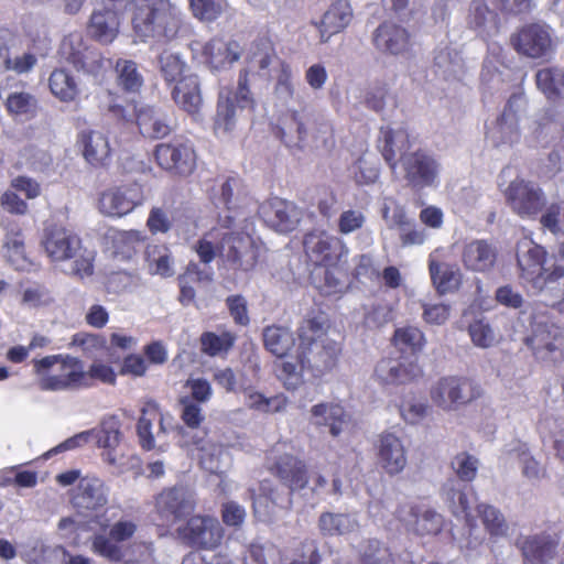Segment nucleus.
<instances>
[{
	"label": "nucleus",
	"mask_w": 564,
	"mask_h": 564,
	"mask_svg": "<svg viewBox=\"0 0 564 564\" xmlns=\"http://www.w3.org/2000/svg\"><path fill=\"white\" fill-rule=\"evenodd\" d=\"M279 137L288 147L302 148L310 138L325 148L335 143L334 129L328 121L296 110L285 118L283 127L279 129Z\"/></svg>",
	"instance_id": "7"
},
{
	"label": "nucleus",
	"mask_w": 564,
	"mask_h": 564,
	"mask_svg": "<svg viewBox=\"0 0 564 564\" xmlns=\"http://www.w3.org/2000/svg\"><path fill=\"white\" fill-rule=\"evenodd\" d=\"M375 375L382 384H408L422 377V369L416 360L395 361L381 359L376 368Z\"/></svg>",
	"instance_id": "28"
},
{
	"label": "nucleus",
	"mask_w": 564,
	"mask_h": 564,
	"mask_svg": "<svg viewBox=\"0 0 564 564\" xmlns=\"http://www.w3.org/2000/svg\"><path fill=\"white\" fill-rule=\"evenodd\" d=\"M520 280L533 290L542 291L564 280V265L553 264L547 250L530 241L527 250L517 254Z\"/></svg>",
	"instance_id": "5"
},
{
	"label": "nucleus",
	"mask_w": 564,
	"mask_h": 564,
	"mask_svg": "<svg viewBox=\"0 0 564 564\" xmlns=\"http://www.w3.org/2000/svg\"><path fill=\"white\" fill-rule=\"evenodd\" d=\"M505 197L512 212L523 219H536L546 204L544 191L523 178L511 181Z\"/></svg>",
	"instance_id": "13"
},
{
	"label": "nucleus",
	"mask_w": 564,
	"mask_h": 564,
	"mask_svg": "<svg viewBox=\"0 0 564 564\" xmlns=\"http://www.w3.org/2000/svg\"><path fill=\"white\" fill-rule=\"evenodd\" d=\"M360 564H395L391 550L377 539L368 540L360 551Z\"/></svg>",
	"instance_id": "56"
},
{
	"label": "nucleus",
	"mask_w": 564,
	"mask_h": 564,
	"mask_svg": "<svg viewBox=\"0 0 564 564\" xmlns=\"http://www.w3.org/2000/svg\"><path fill=\"white\" fill-rule=\"evenodd\" d=\"M318 544L313 539L303 540L295 550V556L288 564H322Z\"/></svg>",
	"instance_id": "64"
},
{
	"label": "nucleus",
	"mask_w": 564,
	"mask_h": 564,
	"mask_svg": "<svg viewBox=\"0 0 564 564\" xmlns=\"http://www.w3.org/2000/svg\"><path fill=\"white\" fill-rule=\"evenodd\" d=\"M394 319V307L383 299H378L365 306L364 325L380 328Z\"/></svg>",
	"instance_id": "48"
},
{
	"label": "nucleus",
	"mask_w": 564,
	"mask_h": 564,
	"mask_svg": "<svg viewBox=\"0 0 564 564\" xmlns=\"http://www.w3.org/2000/svg\"><path fill=\"white\" fill-rule=\"evenodd\" d=\"M4 256L7 260L17 269L21 268L25 261V245L22 231L18 226L8 223L4 225Z\"/></svg>",
	"instance_id": "45"
},
{
	"label": "nucleus",
	"mask_w": 564,
	"mask_h": 564,
	"mask_svg": "<svg viewBox=\"0 0 564 564\" xmlns=\"http://www.w3.org/2000/svg\"><path fill=\"white\" fill-rule=\"evenodd\" d=\"M131 25L135 42L163 43L177 36L182 18L170 0H141L133 9Z\"/></svg>",
	"instance_id": "2"
},
{
	"label": "nucleus",
	"mask_w": 564,
	"mask_h": 564,
	"mask_svg": "<svg viewBox=\"0 0 564 564\" xmlns=\"http://www.w3.org/2000/svg\"><path fill=\"white\" fill-rule=\"evenodd\" d=\"M498 252L495 246L484 239L466 243L462 251V262L466 270L485 273L494 269Z\"/></svg>",
	"instance_id": "30"
},
{
	"label": "nucleus",
	"mask_w": 564,
	"mask_h": 564,
	"mask_svg": "<svg viewBox=\"0 0 564 564\" xmlns=\"http://www.w3.org/2000/svg\"><path fill=\"white\" fill-rule=\"evenodd\" d=\"M108 111L122 121H128L135 115L139 131L145 138L162 139L173 131L170 118L154 107H142L137 111L134 104L122 106L117 102H109Z\"/></svg>",
	"instance_id": "10"
},
{
	"label": "nucleus",
	"mask_w": 564,
	"mask_h": 564,
	"mask_svg": "<svg viewBox=\"0 0 564 564\" xmlns=\"http://www.w3.org/2000/svg\"><path fill=\"white\" fill-rule=\"evenodd\" d=\"M404 178L412 187L432 186L438 175L440 164L425 150L417 149L408 155H402Z\"/></svg>",
	"instance_id": "19"
},
{
	"label": "nucleus",
	"mask_w": 564,
	"mask_h": 564,
	"mask_svg": "<svg viewBox=\"0 0 564 564\" xmlns=\"http://www.w3.org/2000/svg\"><path fill=\"white\" fill-rule=\"evenodd\" d=\"M42 246L52 261L61 262L76 257L82 240L69 229L53 224L44 229Z\"/></svg>",
	"instance_id": "21"
},
{
	"label": "nucleus",
	"mask_w": 564,
	"mask_h": 564,
	"mask_svg": "<svg viewBox=\"0 0 564 564\" xmlns=\"http://www.w3.org/2000/svg\"><path fill=\"white\" fill-rule=\"evenodd\" d=\"M61 56L77 70L98 75L104 66V59L97 51L90 50L80 35L65 36L59 47Z\"/></svg>",
	"instance_id": "20"
},
{
	"label": "nucleus",
	"mask_w": 564,
	"mask_h": 564,
	"mask_svg": "<svg viewBox=\"0 0 564 564\" xmlns=\"http://www.w3.org/2000/svg\"><path fill=\"white\" fill-rule=\"evenodd\" d=\"M241 56V46L235 40L213 37L202 46L200 57L213 70L232 65Z\"/></svg>",
	"instance_id": "26"
},
{
	"label": "nucleus",
	"mask_w": 564,
	"mask_h": 564,
	"mask_svg": "<svg viewBox=\"0 0 564 564\" xmlns=\"http://www.w3.org/2000/svg\"><path fill=\"white\" fill-rule=\"evenodd\" d=\"M392 343L402 354L416 355L424 347L425 337L417 327L405 326L394 330Z\"/></svg>",
	"instance_id": "46"
},
{
	"label": "nucleus",
	"mask_w": 564,
	"mask_h": 564,
	"mask_svg": "<svg viewBox=\"0 0 564 564\" xmlns=\"http://www.w3.org/2000/svg\"><path fill=\"white\" fill-rule=\"evenodd\" d=\"M108 502L107 488L98 477H82L72 490L70 503L80 514H88L104 508Z\"/></svg>",
	"instance_id": "22"
},
{
	"label": "nucleus",
	"mask_w": 564,
	"mask_h": 564,
	"mask_svg": "<svg viewBox=\"0 0 564 564\" xmlns=\"http://www.w3.org/2000/svg\"><path fill=\"white\" fill-rule=\"evenodd\" d=\"M108 238L113 257L120 260L133 258L144 241V236L138 230H113Z\"/></svg>",
	"instance_id": "41"
},
{
	"label": "nucleus",
	"mask_w": 564,
	"mask_h": 564,
	"mask_svg": "<svg viewBox=\"0 0 564 564\" xmlns=\"http://www.w3.org/2000/svg\"><path fill=\"white\" fill-rule=\"evenodd\" d=\"M144 256L152 273L162 276L173 274L171 252L165 245H148Z\"/></svg>",
	"instance_id": "49"
},
{
	"label": "nucleus",
	"mask_w": 564,
	"mask_h": 564,
	"mask_svg": "<svg viewBox=\"0 0 564 564\" xmlns=\"http://www.w3.org/2000/svg\"><path fill=\"white\" fill-rule=\"evenodd\" d=\"M372 42L379 51L398 55L409 50L410 34L403 26L384 21L373 32Z\"/></svg>",
	"instance_id": "31"
},
{
	"label": "nucleus",
	"mask_w": 564,
	"mask_h": 564,
	"mask_svg": "<svg viewBox=\"0 0 564 564\" xmlns=\"http://www.w3.org/2000/svg\"><path fill=\"white\" fill-rule=\"evenodd\" d=\"M122 15L110 8L95 9L87 23V34L100 44H111L119 35Z\"/></svg>",
	"instance_id": "27"
},
{
	"label": "nucleus",
	"mask_w": 564,
	"mask_h": 564,
	"mask_svg": "<svg viewBox=\"0 0 564 564\" xmlns=\"http://www.w3.org/2000/svg\"><path fill=\"white\" fill-rule=\"evenodd\" d=\"M561 536L557 533L541 532L530 535H521L516 545L519 549L524 563L547 564L557 555Z\"/></svg>",
	"instance_id": "18"
},
{
	"label": "nucleus",
	"mask_w": 564,
	"mask_h": 564,
	"mask_svg": "<svg viewBox=\"0 0 564 564\" xmlns=\"http://www.w3.org/2000/svg\"><path fill=\"white\" fill-rule=\"evenodd\" d=\"M51 93L62 102H73L79 96V87L74 76L65 68L54 69L48 78Z\"/></svg>",
	"instance_id": "42"
},
{
	"label": "nucleus",
	"mask_w": 564,
	"mask_h": 564,
	"mask_svg": "<svg viewBox=\"0 0 564 564\" xmlns=\"http://www.w3.org/2000/svg\"><path fill=\"white\" fill-rule=\"evenodd\" d=\"M302 245L311 282L324 295L339 293L340 264L349 251L345 241L326 230L313 229L304 235Z\"/></svg>",
	"instance_id": "1"
},
{
	"label": "nucleus",
	"mask_w": 564,
	"mask_h": 564,
	"mask_svg": "<svg viewBox=\"0 0 564 564\" xmlns=\"http://www.w3.org/2000/svg\"><path fill=\"white\" fill-rule=\"evenodd\" d=\"M265 468L275 477L292 496L308 485L310 475L306 463L291 453L280 454L272 447L265 455Z\"/></svg>",
	"instance_id": "9"
},
{
	"label": "nucleus",
	"mask_w": 564,
	"mask_h": 564,
	"mask_svg": "<svg viewBox=\"0 0 564 564\" xmlns=\"http://www.w3.org/2000/svg\"><path fill=\"white\" fill-rule=\"evenodd\" d=\"M224 232L213 228L196 241L194 250L202 263L209 264L216 257L219 258L220 237H223Z\"/></svg>",
	"instance_id": "54"
},
{
	"label": "nucleus",
	"mask_w": 564,
	"mask_h": 564,
	"mask_svg": "<svg viewBox=\"0 0 564 564\" xmlns=\"http://www.w3.org/2000/svg\"><path fill=\"white\" fill-rule=\"evenodd\" d=\"M543 230L554 236H564V198L552 202L543 208L539 217Z\"/></svg>",
	"instance_id": "52"
},
{
	"label": "nucleus",
	"mask_w": 564,
	"mask_h": 564,
	"mask_svg": "<svg viewBox=\"0 0 564 564\" xmlns=\"http://www.w3.org/2000/svg\"><path fill=\"white\" fill-rule=\"evenodd\" d=\"M352 10L348 1L336 0L314 24L319 31L321 42L326 43L330 36L343 32L351 22Z\"/></svg>",
	"instance_id": "32"
},
{
	"label": "nucleus",
	"mask_w": 564,
	"mask_h": 564,
	"mask_svg": "<svg viewBox=\"0 0 564 564\" xmlns=\"http://www.w3.org/2000/svg\"><path fill=\"white\" fill-rule=\"evenodd\" d=\"M70 347H77L87 358L97 356L100 352L109 351L108 339L101 334L79 332L73 335Z\"/></svg>",
	"instance_id": "51"
},
{
	"label": "nucleus",
	"mask_w": 564,
	"mask_h": 564,
	"mask_svg": "<svg viewBox=\"0 0 564 564\" xmlns=\"http://www.w3.org/2000/svg\"><path fill=\"white\" fill-rule=\"evenodd\" d=\"M79 143L83 148L85 160L93 166H105L110 159L111 149L108 138L99 131H84L80 133Z\"/></svg>",
	"instance_id": "36"
},
{
	"label": "nucleus",
	"mask_w": 564,
	"mask_h": 564,
	"mask_svg": "<svg viewBox=\"0 0 564 564\" xmlns=\"http://www.w3.org/2000/svg\"><path fill=\"white\" fill-rule=\"evenodd\" d=\"M429 273L438 295H446L459 290L463 275L454 263L442 262L430 256Z\"/></svg>",
	"instance_id": "34"
},
{
	"label": "nucleus",
	"mask_w": 564,
	"mask_h": 564,
	"mask_svg": "<svg viewBox=\"0 0 564 564\" xmlns=\"http://www.w3.org/2000/svg\"><path fill=\"white\" fill-rule=\"evenodd\" d=\"M325 321L319 317H306L297 327V347L302 362L307 370L323 375L332 370L340 354V346L327 337Z\"/></svg>",
	"instance_id": "3"
},
{
	"label": "nucleus",
	"mask_w": 564,
	"mask_h": 564,
	"mask_svg": "<svg viewBox=\"0 0 564 564\" xmlns=\"http://www.w3.org/2000/svg\"><path fill=\"white\" fill-rule=\"evenodd\" d=\"M318 528L324 535H341L354 528V522L348 514L324 512L318 519Z\"/></svg>",
	"instance_id": "57"
},
{
	"label": "nucleus",
	"mask_w": 564,
	"mask_h": 564,
	"mask_svg": "<svg viewBox=\"0 0 564 564\" xmlns=\"http://www.w3.org/2000/svg\"><path fill=\"white\" fill-rule=\"evenodd\" d=\"M276 58L275 45L269 32L259 35L251 44L250 61L257 63L260 70L268 69Z\"/></svg>",
	"instance_id": "50"
},
{
	"label": "nucleus",
	"mask_w": 564,
	"mask_h": 564,
	"mask_svg": "<svg viewBox=\"0 0 564 564\" xmlns=\"http://www.w3.org/2000/svg\"><path fill=\"white\" fill-rule=\"evenodd\" d=\"M118 85L128 93H139L143 85V77L138 70V65L131 59L119 58L116 63Z\"/></svg>",
	"instance_id": "53"
},
{
	"label": "nucleus",
	"mask_w": 564,
	"mask_h": 564,
	"mask_svg": "<svg viewBox=\"0 0 564 564\" xmlns=\"http://www.w3.org/2000/svg\"><path fill=\"white\" fill-rule=\"evenodd\" d=\"M476 511L490 536H505L508 533L509 525L498 508L488 503H479Z\"/></svg>",
	"instance_id": "47"
},
{
	"label": "nucleus",
	"mask_w": 564,
	"mask_h": 564,
	"mask_svg": "<svg viewBox=\"0 0 564 564\" xmlns=\"http://www.w3.org/2000/svg\"><path fill=\"white\" fill-rule=\"evenodd\" d=\"M398 518L412 525L415 534L437 535L444 524L443 517L434 509L422 505L406 503L397 510Z\"/></svg>",
	"instance_id": "24"
},
{
	"label": "nucleus",
	"mask_w": 564,
	"mask_h": 564,
	"mask_svg": "<svg viewBox=\"0 0 564 564\" xmlns=\"http://www.w3.org/2000/svg\"><path fill=\"white\" fill-rule=\"evenodd\" d=\"M433 402L444 409L466 405L482 394L481 387L475 380L464 376H445L438 379L431 389Z\"/></svg>",
	"instance_id": "8"
},
{
	"label": "nucleus",
	"mask_w": 564,
	"mask_h": 564,
	"mask_svg": "<svg viewBox=\"0 0 564 564\" xmlns=\"http://www.w3.org/2000/svg\"><path fill=\"white\" fill-rule=\"evenodd\" d=\"M219 259L227 269L247 273L256 269L259 250L250 237L225 231L220 237Z\"/></svg>",
	"instance_id": "11"
},
{
	"label": "nucleus",
	"mask_w": 564,
	"mask_h": 564,
	"mask_svg": "<svg viewBox=\"0 0 564 564\" xmlns=\"http://www.w3.org/2000/svg\"><path fill=\"white\" fill-rule=\"evenodd\" d=\"M33 372L44 391L80 389L85 386L84 362L69 354L48 355L32 360Z\"/></svg>",
	"instance_id": "4"
},
{
	"label": "nucleus",
	"mask_w": 564,
	"mask_h": 564,
	"mask_svg": "<svg viewBox=\"0 0 564 564\" xmlns=\"http://www.w3.org/2000/svg\"><path fill=\"white\" fill-rule=\"evenodd\" d=\"M288 357L275 365V373L288 390H295L302 384L303 371L307 370V367L302 362L299 347L295 349V356Z\"/></svg>",
	"instance_id": "43"
},
{
	"label": "nucleus",
	"mask_w": 564,
	"mask_h": 564,
	"mask_svg": "<svg viewBox=\"0 0 564 564\" xmlns=\"http://www.w3.org/2000/svg\"><path fill=\"white\" fill-rule=\"evenodd\" d=\"M224 528L213 516H192L184 527L178 529V535L189 547L213 551L224 539Z\"/></svg>",
	"instance_id": "14"
},
{
	"label": "nucleus",
	"mask_w": 564,
	"mask_h": 564,
	"mask_svg": "<svg viewBox=\"0 0 564 564\" xmlns=\"http://www.w3.org/2000/svg\"><path fill=\"white\" fill-rule=\"evenodd\" d=\"M525 343L536 358L564 359V330L554 323L535 324Z\"/></svg>",
	"instance_id": "17"
},
{
	"label": "nucleus",
	"mask_w": 564,
	"mask_h": 564,
	"mask_svg": "<svg viewBox=\"0 0 564 564\" xmlns=\"http://www.w3.org/2000/svg\"><path fill=\"white\" fill-rule=\"evenodd\" d=\"M265 223L276 231L290 232L295 228L294 206L284 199L273 198L262 206Z\"/></svg>",
	"instance_id": "38"
},
{
	"label": "nucleus",
	"mask_w": 564,
	"mask_h": 564,
	"mask_svg": "<svg viewBox=\"0 0 564 564\" xmlns=\"http://www.w3.org/2000/svg\"><path fill=\"white\" fill-rule=\"evenodd\" d=\"M4 107L11 116H29L35 113L37 100L30 93L14 91L7 97Z\"/></svg>",
	"instance_id": "59"
},
{
	"label": "nucleus",
	"mask_w": 564,
	"mask_h": 564,
	"mask_svg": "<svg viewBox=\"0 0 564 564\" xmlns=\"http://www.w3.org/2000/svg\"><path fill=\"white\" fill-rule=\"evenodd\" d=\"M160 72L167 83H177L184 77L186 64L178 55L164 51L159 56Z\"/></svg>",
	"instance_id": "61"
},
{
	"label": "nucleus",
	"mask_w": 564,
	"mask_h": 564,
	"mask_svg": "<svg viewBox=\"0 0 564 564\" xmlns=\"http://www.w3.org/2000/svg\"><path fill=\"white\" fill-rule=\"evenodd\" d=\"M513 50L529 58H542L552 47V37L547 28L533 22L522 25L510 37Z\"/></svg>",
	"instance_id": "16"
},
{
	"label": "nucleus",
	"mask_w": 564,
	"mask_h": 564,
	"mask_svg": "<svg viewBox=\"0 0 564 564\" xmlns=\"http://www.w3.org/2000/svg\"><path fill=\"white\" fill-rule=\"evenodd\" d=\"M196 507L195 499L183 486L164 488L154 498V511L162 525L171 527L191 514Z\"/></svg>",
	"instance_id": "15"
},
{
	"label": "nucleus",
	"mask_w": 564,
	"mask_h": 564,
	"mask_svg": "<svg viewBox=\"0 0 564 564\" xmlns=\"http://www.w3.org/2000/svg\"><path fill=\"white\" fill-rule=\"evenodd\" d=\"M153 422H159L160 431H164L163 414L154 400H148L141 408V415L137 422V435L143 451H152L155 440L152 432Z\"/></svg>",
	"instance_id": "35"
},
{
	"label": "nucleus",
	"mask_w": 564,
	"mask_h": 564,
	"mask_svg": "<svg viewBox=\"0 0 564 564\" xmlns=\"http://www.w3.org/2000/svg\"><path fill=\"white\" fill-rule=\"evenodd\" d=\"M311 414L313 424L316 426H328L332 436L337 437L347 423V413L338 403H318L312 406Z\"/></svg>",
	"instance_id": "39"
},
{
	"label": "nucleus",
	"mask_w": 564,
	"mask_h": 564,
	"mask_svg": "<svg viewBox=\"0 0 564 564\" xmlns=\"http://www.w3.org/2000/svg\"><path fill=\"white\" fill-rule=\"evenodd\" d=\"M446 500L455 517H463L468 527H475L476 520L470 513L469 499L464 490L449 488L446 492Z\"/></svg>",
	"instance_id": "60"
},
{
	"label": "nucleus",
	"mask_w": 564,
	"mask_h": 564,
	"mask_svg": "<svg viewBox=\"0 0 564 564\" xmlns=\"http://www.w3.org/2000/svg\"><path fill=\"white\" fill-rule=\"evenodd\" d=\"M171 97L173 101L191 116L197 115L203 105L198 76L188 74L174 85Z\"/></svg>",
	"instance_id": "33"
},
{
	"label": "nucleus",
	"mask_w": 564,
	"mask_h": 564,
	"mask_svg": "<svg viewBox=\"0 0 564 564\" xmlns=\"http://www.w3.org/2000/svg\"><path fill=\"white\" fill-rule=\"evenodd\" d=\"M411 147L410 135L405 129H392L382 127L378 140V148L389 165L394 172L398 163L402 162V155H408Z\"/></svg>",
	"instance_id": "29"
},
{
	"label": "nucleus",
	"mask_w": 564,
	"mask_h": 564,
	"mask_svg": "<svg viewBox=\"0 0 564 564\" xmlns=\"http://www.w3.org/2000/svg\"><path fill=\"white\" fill-rule=\"evenodd\" d=\"M249 69L242 68L238 76L236 90L226 89L219 93L213 129L216 135H225L234 131L238 113L245 110L254 111L256 101L249 87Z\"/></svg>",
	"instance_id": "6"
},
{
	"label": "nucleus",
	"mask_w": 564,
	"mask_h": 564,
	"mask_svg": "<svg viewBox=\"0 0 564 564\" xmlns=\"http://www.w3.org/2000/svg\"><path fill=\"white\" fill-rule=\"evenodd\" d=\"M153 158L160 169L174 175L187 176L196 167L195 150L192 143L183 137L156 144Z\"/></svg>",
	"instance_id": "12"
},
{
	"label": "nucleus",
	"mask_w": 564,
	"mask_h": 564,
	"mask_svg": "<svg viewBox=\"0 0 564 564\" xmlns=\"http://www.w3.org/2000/svg\"><path fill=\"white\" fill-rule=\"evenodd\" d=\"M238 335L228 328L220 332L206 330L199 336V350L208 357L225 358L234 349Z\"/></svg>",
	"instance_id": "37"
},
{
	"label": "nucleus",
	"mask_w": 564,
	"mask_h": 564,
	"mask_svg": "<svg viewBox=\"0 0 564 564\" xmlns=\"http://www.w3.org/2000/svg\"><path fill=\"white\" fill-rule=\"evenodd\" d=\"M376 447L378 464L387 474L394 476L405 468L408 463L405 447L397 435L389 432L381 433Z\"/></svg>",
	"instance_id": "25"
},
{
	"label": "nucleus",
	"mask_w": 564,
	"mask_h": 564,
	"mask_svg": "<svg viewBox=\"0 0 564 564\" xmlns=\"http://www.w3.org/2000/svg\"><path fill=\"white\" fill-rule=\"evenodd\" d=\"M471 343L480 348H489L496 341L492 327L485 318H478L468 325Z\"/></svg>",
	"instance_id": "63"
},
{
	"label": "nucleus",
	"mask_w": 564,
	"mask_h": 564,
	"mask_svg": "<svg viewBox=\"0 0 564 564\" xmlns=\"http://www.w3.org/2000/svg\"><path fill=\"white\" fill-rule=\"evenodd\" d=\"M479 460L467 452L458 453L451 462L455 475L465 482H471L478 471Z\"/></svg>",
	"instance_id": "62"
},
{
	"label": "nucleus",
	"mask_w": 564,
	"mask_h": 564,
	"mask_svg": "<svg viewBox=\"0 0 564 564\" xmlns=\"http://www.w3.org/2000/svg\"><path fill=\"white\" fill-rule=\"evenodd\" d=\"M192 444L198 451L199 465L209 473H216L219 468L221 447L205 437H193Z\"/></svg>",
	"instance_id": "55"
},
{
	"label": "nucleus",
	"mask_w": 564,
	"mask_h": 564,
	"mask_svg": "<svg viewBox=\"0 0 564 564\" xmlns=\"http://www.w3.org/2000/svg\"><path fill=\"white\" fill-rule=\"evenodd\" d=\"M263 343L271 354L279 358H285L294 346V338L289 328L270 325L263 329Z\"/></svg>",
	"instance_id": "44"
},
{
	"label": "nucleus",
	"mask_w": 564,
	"mask_h": 564,
	"mask_svg": "<svg viewBox=\"0 0 564 564\" xmlns=\"http://www.w3.org/2000/svg\"><path fill=\"white\" fill-rule=\"evenodd\" d=\"M143 200L138 185L111 187L100 194L99 209L104 215L122 217L131 213Z\"/></svg>",
	"instance_id": "23"
},
{
	"label": "nucleus",
	"mask_w": 564,
	"mask_h": 564,
	"mask_svg": "<svg viewBox=\"0 0 564 564\" xmlns=\"http://www.w3.org/2000/svg\"><path fill=\"white\" fill-rule=\"evenodd\" d=\"M535 85L551 102L564 99V72L558 67H544L535 74Z\"/></svg>",
	"instance_id": "40"
},
{
	"label": "nucleus",
	"mask_w": 564,
	"mask_h": 564,
	"mask_svg": "<svg viewBox=\"0 0 564 564\" xmlns=\"http://www.w3.org/2000/svg\"><path fill=\"white\" fill-rule=\"evenodd\" d=\"M91 551L109 562L119 563L124 557L122 546L110 534H95L91 539Z\"/></svg>",
	"instance_id": "58"
}]
</instances>
